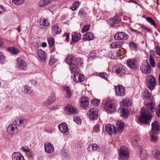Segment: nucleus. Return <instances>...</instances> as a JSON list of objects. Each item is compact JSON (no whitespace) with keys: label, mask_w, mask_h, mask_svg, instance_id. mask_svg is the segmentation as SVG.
Here are the masks:
<instances>
[{"label":"nucleus","mask_w":160,"mask_h":160,"mask_svg":"<svg viewBox=\"0 0 160 160\" xmlns=\"http://www.w3.org/2000/svg\"><path fill=\"white\" fill-rule=\"evenodd\" d=\"M105 129L107 132L109 134L121 133L124 129V123L121 121H118L116 123L115 127L114 125L107 124L106 126Z\"/></svg>","instance_id":"f257e3e1"},{"label":"nucleus","mask_w":160,"mask_h":160,"mask_svg":"<svg viewBox=\"0 0 160 160\" xmlns=\"http://www.w3.org/2000/svg\"><path fill=\"white\" fill-rule=\"evenodd\" d=\"M82 64V60L79 58H70V67L69 68L72 73L76 71H80L79 68Z\"/></svg>","instance_id":"f03ea898"},{"label":"nucleus","mask_w":160,"mask_h":160,"mask_svg":"<svg viewBox=\"0 0 160 160\" xmlns=\"http://www.w3.org/2000/svg\"><path fill=\"white\" fill-rule=\"evenodd\" d=\"M141 115L138 117L139 120L142 123L147 124L149 123L150 121L152 118V116L147 110H142L141 108Z\"/></svg>","instance_id":"7ed1b4c3"},{"label":"nucleus","mask_w":160,"mask_h":160,"mask_svg":"<svg viewBox=\"0 0 160 160\" xmlns=\"http://www.w3.org/2000/svg\"><path fill=\"white\" fill-rule=\"evenodd\" d=\"M119 155L121 159L127 160L129 156V151L128 148L125 146L122 147L119 149Z\"/></svg>","instance_id":"20e7f679"},{"label":"nucleus","mask_w":160,"mask_h":160,"mask_svg":"<svg viewBox=\"0 0 160 160\" xmlns=\"http://www.w3.org/2000/svg\"><path fill=\"white\" fill-rule=\"evenodd\" d=\"M147 87L151 90H153L156 85V80L155 78L152 75H150L147 77Z\"/></svg>","instance_id":"39448f33"},{"label":"nucleus","mask_w":160,"mask_h":160,"mask_svg":"<svg viewBox=\"0 0 160 160\" xmlns=\"http://www.w3.org/2000/svg\"><path fill=\"white\" fill-rule=\"evenodd\" d=\"M113 105L114 102L113 101L108 100L104 105V108L106 111L110 113L114 111L115 108Z\"/></svg>","instance_id":"423d86ee"},{"label":"nucleus","mask_w":160,"mask_h":160,"mask_svg":"<svg viewBox=\"0 0 160 160\" xmlns=\"http://www.w3.org/2000/svg\"><path fill=\"white\" fill-rule=\"evenodd\" d=\"M7 132L11 136H13L18 132V130L16 124H11L7 127Z\"/></svg>","instance_id":"0eeeda50"},{"label":"nucleus","mask_w":160,"mask_h":160,"mask_svg":"<svg viewBox=\"0 0 160 160\" xmlns=\"http://www.w3.org/2000/svg\"><path fill=\"white\" fill-rule=\"evenodd\" d=\"M16 62L19 70L25 71L27 68V65L25 62L20 58H17Z\"/></svg>","instance_id":"6e6552de"},{"label":"nucleus","mask_w":160,"mask_h":160,"mask_svg":"<svg viewBox=\"0 0 160 160\" xmlns=\"http://www.w3.org/2000/svg\"><path fill=\"white\" fill-rule=\"evenodd\" d=\"M140 69L142 72L147 74L151 72V68L147 60H146L144 63L141 66Z\"/></svg>","instance_id":"1a4fd4ad"},{"label":"nucleus","mask_w":160,"mask_h":160,"mask_svg":"<svg viewBox=\"0 0 160 160\" xmlns=\"http://www.w3.org/2000/svg\"><path fill=\"white\" fill-rule=\"evenodd\" d=\"M80 71H76L73 72V80L77 83L82 82L85 80L84 76L80 73Z\"/></svg>","instance_id":"9d476101"},{"label":"nucleus","mask_w":160,"mask_h":160,"mask_svg":"<svg viewBox=\"0 0 160 160\" xmlns=\"http://www.w3.org/2000/svg\"><path fill=\"white\" fill-rule=\"evenodd\" d=\"M115 92L117 95L123 97L125 94L126 91L124 87L121 85L115 86Z\"/></svg>","instance_id":"9b49d317"},{"label":"nucleus","mask_w":160,"mask_h":160,"mask_svg":"<svg viewBox=\"0 0 160 160\" xmlns=\"http://www.w3.org/2000/svg\"><path fill=\"white\" fill-rule=\"evenodd\" d=\"M113 71L117 74L121 75L125 73L126 71L124 66L122 64H118L114 68Z\"/></svg>","instance_id":"f8f14e48"},{"label":"nucleus","mask_w":160,"mask_h":160,"mask_svg":"<svg viewBox=\"0 0 160 160\" xmlns=\"http://www.w3.org/2000/svg\"><path fill=\"white\" fill-rule=\"evenodd\" d=\"M160 126L159 123L157 121H155L152 123L151 133L158 134L160 133Z\"/></svg>","instance_id":"ddd939ff"},{"label":"nucleus","mask_w":160,"mask_h":160,"mask_svg":"<svg viewBox=\"0 0 160 160\" xmlns=\"http://www.w3.org/2000/svg\"><path fill=\"white\" fill-rule=\"evenodd\" d=\"M126 64L131 69L135 70L138 67V63L137 60L134 59H130L127 60Z\"/></svg>","instance_id":"4468645a"},{"label":"nucleus","mask_w":160,"mask_h":160,"mask_svg":"<svg viewBox=\"0 0 160 160\" xmlns=\"http://www.w3.org/2000/svg\"><path fill=\"white\" fill-rule=\"evenodd\" d=\"M55 99V94L54 93H52L48 97V99L44 102L43 105L45 106H49L54 103Z\"/></svg>","instance_id":"2eb2a0df"},{"label":"nucleus","mask_w":160,"mask_h":160,"mask_svg":"<svg viewBox=\"0 0 160 160\" xmlns=\"http://www.w3.org/2000/svg\"><path fill=\"white\" fill-rule=\"evenodd\" d=\"M87 114L90 119H97L98 118V109L96 108H92L88 112Z\"/></svg>","instance_id":"dca6fc26"},{"label":"nucleus","mask_w":160,"mask_h":160,"mask_svg":"<svg viewBox=\"0 0 160 160\" xmlns=\"http://www.w3.org/2000/svg\"><path fill=\"white\" fill-rule=\"evenodd\" d=\"M128 38V36L123 32L117 33L114 36L115 39L118 40H126Z\"/></svg>","instance_id":"f3484780"},{"label":"nucleus","mask_w":160,"mask_h":160,"mask_svg":"<svg viewBox=\"0 0 160 160\" xmlns=\"http://www.w3.org/2000/svg\"><path fill=\"white\" fill-rule=\"evenodd\" d=\"M121 20V19L119 16H116L112 18L109 20L108 21H107L112 27H115L116 24H118Z\"/></svg>","instance_id":"a211bd4d"},{"label":"nucleus","mask_w":160,"mask_h":160,"mask_svg":"<svg viewBox=\"0 0 160 160\" xmlns=\"http://www.w3.org/2000/svg\"><path fill=\"white\" fill-rule=\"evenodd\" d=\"M60 131L63 134L67 135L68 134V129L67 124L66 123L60 124L58 126Z\"/></svg>","instance_id":"6ab92c4d"},{"label":"nucleus","mask_w":160,"mask_h":160,"mask_svg":"<svg viewBox=\"0 0 160 160\" xmlns=\"http://www.w3.org/2000/svg\"><path fill=\"white\" fill-rule=\"evenodd\" d=\"M65 109L66 112L70 114H76L78 112V110L76 108L70 105L66 106Z\"/></svg>","instance_id":"aec40b11"},{"label":"nucleus","mask_w":160,"mask_h":160,"mask_svg":"<svg viewBox=\"0 0 160 160\" xmlns=\"http://www.w3.org/2000/svg\"><path fill=\"white\" fill-rule=\"evenodd\" d=\"M51 33L53 36H55L61 33V30L58 25H52L51 27Z\"/></svg>","instance_id":"412c9836"},{"label":"nucleus","mask_w":160,"mask_h":160,"mask_svg":"<svg viewBox=\"0 0 160 160\" xmlns=\"http://www.w3.org/2000/svg\"><path fill=\"white\" fill-rule=\"evenodd\" d=\"M37 54L42 62H45L46 55L45 52L41 49L38 50L37 51Z\"/></svg>","instance_id":"4be33fe9"},{"label":"nucleus","mask_w":160,"mask_h":160,"mask_svg":"<svg viewBox=\"0 0 160 160\" xmlns=\"http://www.w3.org/2000/svg\"><path fill=\"white\" fill-rule=\"evenodd\" d=\"M12 160H25L23 155L18 152H15L12 155Z\"/></svg>","instance_id":"5701e85b"},{"label":"nucleus","mask_w":160,"mask_h":160,"mask_svg":"<svg viewBox=\"0 0 160 160\" xmlns=\"http://www.w3.org/2000/svg\"><path fill=\"white\" fill-rule=\"evenodd\" d=\"M44 146L45 151L48 153H51L54 151L53 146L50 143L45 144Z\"/></svg>","instance_id":"b1692460"},{"label":"nucleus","mask_w":160,"mask_h":160,"mask_svg":"<svg viewBox=\"0 0 160 160\" xmlns=\"http://www.w3.org/2000/svg\"><path fill=\"white\" fill-rule=\"evenodd\" d=\"M80 106L82 107H87L89 104L88 98L83 97L81 98L80 100Z\"/></svg>","instance_id":"393cba45"},{"label":"nucleus","mask_w":160,"mask_h":160,"mask_svg":"<svg viewBox=\"0 0 160 160\" xmlns=\"http://www.w3.org/2000/svg\"><path fill=\"white\" fill-rule=\"evenodd\" d=\"M63 89L66 92V94L65 96V98H70L72 93L71 90L70 88L68 86H65L63 87Z\"/></svg>","instance_id":"a878e982"},{"label":"nucleus","mask_w":160,"mask_h":160,"mask_svg":"<svg viewBox=\"0 0 160 160\" xmlns=\"http://www.w3.org/2000/svg\"><path fill=\"white\" fill-rule=\"evenodd\" d=\"M23 91L25 93L29 94L31 96H33L34 95V92L30 87L25 85L23 87Z\"/></svg>","instance_id":"bb28decb"},{"label":"nucleus","mask_w":160,"mask_h":160,"mask_svg":"<svg viewBox=\"0 0 160 160\" xmlns=\"http://www.w3.org/2000/svg\"><path fill=\"white\" fill-rule=\"evenodd\" d=\"M123 44L122 42L121 41L112 42L110 45V47L112 49L119 48L122 47Z\"/></svg>","instance_id":"cd10ccee"},{"label":"nucleus","mask_w":160,"mask_h":160,"mask_svg":"<svg viewBox=\"0 0 160 160\" xmlns=\"http://www.w3.org/2000/svg\"><path fill=\"white\" fill-rule=\"evenodd\" d=\"M16 123L18 126L24 127L27 123V121L25 119L21 118L18 120L16 121Z\"/></svg>","instance_id":"c85d7f7f"},{"label":"nucleus","mask_w":160,"mask_h":160,"mask_svg":"<svg viewBox=\"0 0 160 160\" xmlns=\"http://www.w3.org/2000/svg\"><path fill=\"white\" fill-rule=\"evenodd\" d=\"M81 35L80 33H74L72 35V41L76 42L78 41L81 37Z\"/></svg>","instance_id":"c756f323"},{"label":"nucleus","mask_w":160,"mask_h":160,"mask_svg":"<svg viewBox=\"0 0 160 160\" xmlns=\"http://www.w3.org/2000/svg\"><path fill=\"white\" fill-rule=\"evenodd\" d=\"M146 106L147 107V109L146 110H147L148 111L150 110L152 112H155L154 105L152 102L147 103L146 104Z\"/></svg>","instance_id":"7c9ffc66"},{"label":"nucleus","mask_w":160,"mask_h":160,"mask_svg":"<svg viewBox=\"0 0 160 160\" xmlns=\"http://www.w3.org/2000/svg\"><path fill=\"white\" fill-rule=\"evenodd\" d=\"M49 23V21L47 19L41 18L40 20L39 24L41 26L47 27L48 26Z\"/></svg>","instance_id":"2f4dec72"},{"label":"nucleus","mask_w":160,"mask_h":160,"mask_svg":"<svg viewBox=\"0 0 160 160\" xmlns=\"http://www.w3.org/2000/svg\"><path fill=\"white\" fill-rule=\"evenodd\" d=\"M84 39L92 40L94 38V35L91 32H88L84 34L83 36Z\"/></svg>","instance_id":"473e14b6"},{"label":"nucleus","mask_w":160,"mask_h":160,"mask_svg":"<svg viewBox=\"0 0 160 160\" xmlns=\"http://www.w3.org/2000/svg\"><path fill=\"white\" fill-rule=\"evenodd\" d=\"M51 1L52 0H41L38 5L40 7H44L49 4Z\"/></svg>","instance_id":"72a5a7b5"},{"label":"nucleus","mask_w":160,"mask_h":160,"mask_svg":"<svg viewBox=\"0 0 160 160\" xmlns=\"http://www.w3.org/2000/svg\"><path fill=\"white\" fill-rule=\"evenodd\" d=\"M139 140L140 139L138 136H136L133 137L132 139V145L135 147L138 146V143Z\"/></svg>","instance_id":"f704fd0d"},{"label":"nucleus","mask_w":160,"mask_h":160,"mask_svg":"<svg viewBox=\"0 0 160 160\" xmlns=\"http://www.w3.org/2000/svg\"><path fill=\"white\" fill-rule=\"evenodd\" d=\"M121 114L124 118H127L129 114V111L127 109L122 108L121 110Z\"/></svg>","instance_id":"c9c22d12"},{"label":"nucleus","mask_w":160,"mask_h":160,"mask_svg":"<svg viewBox=\"0 0 160 160\" xmlns=\"http://www.w3.org/2000/svg\"><path fill=\"white\" fill-rule=\"evenodd\" d=\"M144 96L147 100H151V97L150 92L147 90H145L144 92Z\"/></svg>","instance_id":"e433bc0d"},{"label":"nucleus","mask_w":160,"mask_h":160,"mask_svg":"<svg viewBox=\"0 0 160 160\" xmlns=\"http://www.w3.org/2000/svg\"><path fill=\"white\" fill-rule=\"evenodd\" d=\"M96 53L94 51H92L89 54L88 59L90 60H92L96 58Z\"/></svg>","instance_id":"4c0bfd02"},{"label":"nucleus","mask_w":160,"mask_h":160,"mask_svg":"<svg viewBox=\"0 0 160 160\" xmlns=\"http://www.w3.org/2000/svg\"><path fill=\"white\" fill-rule=\"evenodd\" d=\"M8 51L11 52L14 54H16L19 53V51L14 47H9L8 48Z\"/></svg>","instance_id":"58836bf2"},{"label":"nucleus","mask_w":160,"mask_h":160,"mask_svg":"<svg viewBox=\"0 0 160 160\" xmlns=\"http://www.w3.org/2000/svg\"><path fill=\"white\" fill-rule=\"evenodd\" d=\"M78 15L81 18H84L86 17L87 14L83 9H81L79 11Z\"/></svg>","instance_id":"ea45409f"},{"label":"nucleus","mask_w":160,"mask_h":160,"mask_svg":"<svg viewBox=\"0 0 160 160\" xmlns=\"http://www.w3.org/2000/svg\"><path fill=\"white\" fill-rule=\"evenodd\" d=\"M129 47L132 50L137 51L138 49L136 44L133 42H132L129 43Z\"/></svg>","instance_id":"a19ab883"},{"label":"nucleus","mask_w":160,"mask_h":160,"mask_svg":"<svg viewBox=\"0 0 160 160\" xmlns=\"http://www.w3.org/2000/svg\"><path fill=\"white\" fill-rule=\"evenodd\" d=\"M122 102L124 106L129 107L131 105V102L128 99H123Z\"/></svg>","instance_id":"79ce46f5"},{"label":"nucleus","mask_w":160,"mask_h":160,"mask_svg":"<svg viewBox=\"0 0 160 160\" xmlns=\"http://www.w3.org/2000/svg\"><path fill=\"white\" fill-rule=\"evenodd\" d=\"M146 19L151 25H153L155 28L156 27V25L154 20L151 18L147 17L146 18Z\"/></svg>","instance_id":"37998d69"},{"label":"nucleus","mask_w":160,"mask_h":160,"mask_svg":"<svg viewBox=\"0 0 160 160\" xmlns=\"http://www.w3.org/2000/svg\"><path fill=\"white\" fill-rule=\"evenodd\" d=\"M98 76L100 77L103 78L105 80H108V78L109 75L104 72H100L98 73Z\"/></svg>","instance_id":"c03bdc74"},{"label":"nucleus","mask_w":160,"mask_h":160,"mask_svg":"<svg viewBox=\"0 0 160 160\" xmlns=\"http://www.w3.org/2000/svg\"><path fill=\"white\" fill-rule=\"evenodd\" d=\"M152 154L155 158L160 160V150H157L155 152H152Z\"/></svg>","instance_id":"a18cd8bd"},{"label":"nucleus","mask_w":160,"mask_h":160,"mask_svg":"<svg viewBox=\"0 0 160 160\" xmlns=\"http://www.w3.org/2000/svg\"><path fill=\"white\" fill-rule=\"evenodd\" d=\"M79 4V2L78 1L74 2L72 4V6L71 7V9L73 11H75L77 8L78 5Z\"/></svg>","instance_id":"49530a36"},{"label":"nucleus","mask_w":160,"mask_h":160,"mask_svg":"<svg viewBox=\"0 0 160 160\" xmlns=\"http://www.w3.org/2000/svg\"><path fill=\"white\" fill-rule=\"evenodd\" d=\"M48 42L50 47H52L54 44V39L53 38L49 37L48 39Z\"/></svg>","instance_id":"de8ad7c7"},{"label":"nucleus","mask_w":160,"mask_h":160,"mask_svg":"<svg viewBox=\"0 0 160 160\" xmlns=\"http://www.w3.org/2000/svg\"><path fill=\"white\" fill-rule=\"evenodd\" d=\"M155 134L154 133H152L151 137V142H156L158 141V137L155 135Z\"/></svg>","instance_id":"09e8293b"},{"label":"nucleus","mask_w":160,"mask_h":160,"mask_svg":"<svg viewBox=\"0 0 160 160\" xmlns=\"http://www.w3.org/2000/svg\"><path fill=\"white\" fill-rule=\"evenodd\" d=\"M5 58L3 53L0 52V63L3 64L4 63Z\"/></svg>","instance_id":"8fccbe9b"},{"label":"nucleus","mask_w":160,"mask_h":160,"mask_svg":"<svg viewBox=\"0 0 160 160\" xmlns=\"http://www.w3.org/2000/svg\"><path fill=\"white\" fill-rule=\"evenodd\" d=\"M73 120L78 124H81V119L78 116H75L74 117Z\"/></svg>","instance_id":"3c124183"},{"label":"nucleus","mask_w":160,"mask_h":160,"mask_svg":"<svg viewBox=\"0 0 160 160\" xmlns=\"http://www.w3.org/2000/svg\"><path fill=\"white\" fill-rule=\"evenodd\" d=\"M90 27V25H84L82 29V32L84 33L88 31Z\"/></svg>","instance_id":"603ef678"},{"label":"nucleus","mask_w":160,"mask_h":160,"mask_svg":"<svg viewBox=\"0 0 160 160\" xmlns=\"http://www.w3.org/2000/svg\"><path fill=\"white\" fill-rule=\"evenodd\" d=\"M100 101L98 99H93L91 101L92 104L94 106H98L99 103Z\"/></svg>","instance_id":"864d4df0"},{"label":"nucleus","mask_w":160,"mask_h":160,"mask_svg":"<svg viewBox=\"0 0 160 160\" xmlns=\"http://www.w3.org/2000/svg\"><path fill=\"white\" fill-rule=\"evenodd\" d=\"M56 60L54 58L53 56L51 57L50 59L49 62V64L50 65H52L56 62Z\"/></svg>","instance_id":"5fc2aeb1"},{"label":"nucleus","mask_w":160,"mask_h":160,"mask_svg":"<svg viewBox=\"0 0 160 160\" xmlns=\"http://www.w3.org/2000/svg\"><path fill=\"white\" fill-rule=\"evenodd\" d=\"M45 132L49 133H51L54 131V128H52L51 127L46 128L44 129Z\"/></svg>","instance_id":"6e6d98bb"},{"label":"nucleus","mask_w":160,"mask_h":160,"mask_svg":"<svg viewBox=\"0 0 160 160\" xmlns=\"http://www.w3.org/2000/svg\"><path fill=\"white\" fill-rule=\"evenodd\" d=\"M24 0H12L13 2L17 5H20L22 4L24 2Z\"/></svg>","instance_id":"4d7b16f0"},{"label":"nucleus","mask_w":160,"mask_h":160,"mask_svg":"<svg viewBox=\"0 0 160 160\" xmlns=\"http://www.w3.org/2000/svg\"><path fill=\"white\" fill-rule=\"evenodd\" d=\"M149 62L151 66L152 67H154L155 64V61L153 58H152L151 55L150 56Z\"/></svg>","instance_id":"13d9d810"},{"label":"nucleus","mask_w":160,"mask_h":160,"mask_svg":"<svg viewBox=\"0 0 160 160\" xmlns=\"http://www.w3.org/2000/svg\"><path fill=\"white\" fill-rule=\"evenodd\" d=\"M91 148L93 151H95L98 149L99 147L96 144H93L91 145Z\"/></svg>","instance_id":"bf43d9fd"},{"label":"nucleus","mask_w":160,"mask_h":160,"mask_svg":"<svg viewBox=\"0 0 160 160\" xmlns=\"http://www.w3.org/2000/svg\"><path fill=\"white\" fill-rule=\"evenodd\" d=\"M93 131L94 132H98L100 131L99 127L98 125H96L94 126L93 128Z\"/></svg>","instance_id":"052dcab7"},{"label":"nucleus","mask_w":160,"mask_h":160,"mask_svg":"<svg viewBox=\"0 0 160 160\" xmlns=\"http://www.w3.org/2000/svg\"><path fill=\"white\" fill-rule=\"evenodd\" d=\"M156 52L157 55L160 56V48L158 46H156L155 47Z\"/></svg>","instance_id":"680f3d73"},{"label":"nucleus","mask_w":160,"mask_h":160,"mask_svg":"<svg viewBox=\"0 0 160 160\" xmlns=\"http://www.w3.org/2000/svg\"><path fill=\"white\" fill-rule=\"evenodd\" d=\"M63 37H66V39L65 40V41L66 42H68L69 40V34L68 33H65L63 35Z\"/></svg>","instance_id":"e2e57ef3"},{"label":"nucleus","mask_w":160,"mask_h":160,"mask_svg":"<svg viewBox=\"0 0 160 160\" xmlns=\"http://www.w3.org/2000/svg\"><path fill=\"white\" fill-rule=\"evenodd\" d=\"M21 149L24 151L25 152H28L29 150V149L28 146L22 147Z\"/></svg>","instance_id":"0e129e2a"},{"label":"nucleus","mask_w":160,"mask_h":160,"mask_svg":"<svg viewBox=\"0 0 160 160\" xmlns=\"http://www.w3.org/2000/svg\"><path fill=\"white\" fill-rule=\"evenodd\" d=\"M159 109L156 111V114L157 116L159 117H160V105H158Z\"/></svg>","instance_id":"69168bd1"},{"label":"nucleus","mask_w":160,"mask_h":160,"mask_svg":"<svg viewBox=\"0 0 160 160\" xmlns=\"http://www.w3.org/2000/svg\"><path fill=\"white\" fill-rule=\"evenodd\" d=\"M4 12V8L2 6L0 5V14L3 13Z\"/></svg>","instance_id":"338daca9"},{"label":"nucleus","mask_w":160,"mask_h":160,"mask_svg":"<svg viewBox=\"0 0 160 160\" xmlns=\"http://www.w3.org/2000/svg\"><path fill=\"white\" fill-rule=\"evenodd\" d=\"M47 45V44L45 42H43L42 44V46L43 47H46Z\"/></svg>","instance_id":"774afa93"}]
</instances>
